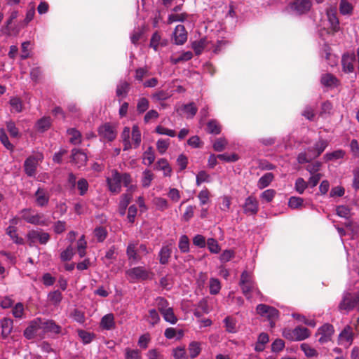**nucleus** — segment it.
Wrapping results in <instances>:
<instances>
[{"label":"nucleus","mask_w":359,"mask_h":359,"mask_svg":"<svg viewBox=\"0 0 359 359\" xmlns=\"http://www.w3.org/2000/svg\"><path fill=\"white\" fill-rule=\"evenodd\" d=\"M126 274L134 281L152 280L154 273L144 266H139L131 268L126 271Z\"/></svg>","instance_id":"nucleus-2"},{"label":"nucleus","mask_w":359,"mask_h":359,"mask_svg":"<svg viewBox=\"0 0 359 359\" xmlns=\"http://www.w3.org/2000/svg\"><path fill=\"white\" fill-rule=\"evenodd\" d=\"M181 110L186 114L187 118H193L198 111V108L192 102L183 104L181 107Z\"/></svg>","instance_id":"nucleus-29"},{"label":"nucleus","mask_w":359,"mask_h":359,"mask_svg":"<svg viewBox=\"0 0 359 359\" xmlns=\"http://www.w3.org/2000/svg\"><path fill=\"white\" fill-rule=\"evenodd\" d=\"M178 248L182 253H187L189 251V239L187 236L182 235L180 236Z\"/></svg>","instance_id":"nucleus-42"},{"label":"nucleus","mask_w":359,"mask_h":359,"mask_svg":"<svg viewBox=\"0 0 359 359\" xmlns=\"http://www.w3.org/2000/svg\"><path fill=\"white\" fill-rule=\"evenodd\" d=\"M35 202L37 206L43 208L48 205L50 195L48 191L43 187H39L34 194Z\"/></svg>","instance_id":"nucleus-11"},{"label":"nucleus","mask_w":359,"mask_h":359,"mask_svg":"<svg viewBox=\"0 0 359 359\" xmlns=\"http://www.w3.org/2000/svg\"><path fill=\"white\" fill-rule=\"evenodd\" d=\"M301 350L307 357H314L318 355V352L308 344L304 343L301 344Z\"/></svg>","instance_id":"nucleus-59"},{"label":"nucleus","mask_w":359,"mask_h":359,"mask_svg":"<svg viewBox=\"0 0 359 359\" xmlns=\"http://www.w3.org/2000/svg\"><path fill=\"white\" fill-rule=\"evenodd\" d=\"M132 140L134 142L135 148L140 146L141 142V132L137 126H133L132 128Z\"/></svg>","instance_id":"nucleus-46"},{"label":"nucleus","mask_w":359,"mask_h":359,"mask_svg":"<svg viewBox=\"0 0 359 359\" xmlns=\"http://www.w3.org/2000/svg\"><path fill=\"white\" fill-rule=\"evenodd\" d=\"M327 16L331 25L332 32H337L339 29V22L337 17V13L334 9L330 8L327 10Z\"/></svg>","instance_id":"nucleus-23"},{"label":"nucleus","mask_w":359,"mask_h":359,"mask_svg":"<svg viewBox=\"0 0 359 359\" xmlns=\"http://www.w3.org/2000/svg\"><path fill=\"white\" fill-rule=\"evenodd\" d=\"M308 187V183L302 177L296 180L294 189L299 194H302L305 189Z\"/></svg>","instance_id":"nucleus-53"},{"label":"nucleus","mask_w":359,"mask_h":359,"mask_svg":"<svg viewBox=\"0 0 359 359\" xmlns=\"http://www.w3.org/2000/svg\"><path fill=\"white\" fill-rule=\"evenodd\" d=\"M1 327V337L6 339L13 330V320L8 318H4L0 320Z\"/></svg>","instance_id":"nucleus-22"},{"label":"nucleus","mask_w":359,"mask_h":359,"mask_svg":"<svg viewBox=\"0 0 359 359\" xmlns=\"http://www.w3.org/2000/svg\"><path fill=\"white\" fill-rule=\"evenodd\" d=\"M153 202L156 209L160 211H164L168 208V203L165 198L161 197H156L154 198Z\"/></svg>","instance_id":"nucleus-43"},{"label":"nucleus","mask_w":359,"mask_h":359,"mask_svg":"<svg viewBox=\"0 0 359 359\" xmlns=\"http://www.w3.org/2000/svg\"><path fill=\"white\" fill-rule=\"evenodd\" d=\"M344 151L342 150H337L333 152L327 153L324 156L325 161H329L334 159H339L344 157Z\"/></svg>","instance_id":"nucleus-60"},{"label":"nucleus","mask_w":359,"mask_h":359,"mask_svg":"<svg viewBox=\"0 0 359 359\" xmlns=\"http://www.w3.org/2000/svg\"><path fill=\"white\" fill-rule=\"evenodd\" d=\"M208 41L206 38H203L199 41H195L192 43L191 47L194 49L196 55H198L201 54L203 49L206 47Z\"/></svg>","instance_id":"nucleus-36"},{"label":"nucleus","mask_w":359,"mask_h":359,"mask_svg":"<svg viewBox=\"0 0 359 359\" xmlns=\"http://www.w3.org/2000/svg\"><path fill=\"white\" fill-rule=\"evenodd\" d=\"M126 255L131 264L141 260L142 257L137 253L136 250V244L130 243L126 249Z\"/></svg>","instance_id":"nucleus-19"},{"label":"nucleus","mask_w":359,"mask_h":359,"mask_svg":"<svg viewBox=\"0 0 359 359\" xmlns=\"http://www.w3.org/2000/svg\"><path fill=\"white\" fill-rule=\"evenodd\" d=\"M41 328L46 332L55 334H59L62 332V327L56 324L53 320H41Z\"/></svg>","instance_id":"nucleus-18"},{"label":"nucleus","mask_w":359,"mask_h":359,"mask_svg":"<svg viewBox=\"0 0 359 359\" xmlns=\"http://www.w3.org/2000/svg\"><path fill=\"white\" fill-rule=\"evenodd\" d=\"M321 83L327 87L336 86L337 82V78L331 74H325L321 76Z\"/></svg>","instance_id":"nucleus-39"},{"label":"nucleus","mask_w":359,"mask_h":359,"mask_svg":"<svg viewBox=\"0 0 359 359\" xmlns=\"http://www.w3.org/2000/svg\"><path fill=\"white\" fill-rule=\"evenodd\" d=\"M172 250L168 245L161 248L159 252V262L161 264H166L169 262Z\"/></svg>","instance_id":"nucleus-32"},{"label":"nucleus","mask_w":359,"mask_h":359,"mask_svg":"<svg viewBox=\"0 0 359 359\" xmlns=\"http://www.w3.org/2000/svg\"><path fill=\"white\" fill-rule=\"evenodd\" d=\"M48 300L53 304H58L62 299V293L59 290H55L48 294Z\"/></svg>","instance_id":"nucleus-58"},{"label":"nucleus","mask_w":359,"mask_h":359,"mask_svg":"<svg viewBox=\"0 0 359 359\" xmlns=\"http://www.w3.org/2000/svg\"><path fill=\"white\" fill-rule=\"evenodd\" d=\"M174 43L176 45H182L187 40V32L184 25H178L173 32Z\"/></svg>","instance_id":"nucleus-14"},{"label":"nucleus","mask_w":359,"mask_h":359,"mask_svg":"<svg viewBox=\"0 0 359 359\" xmlns=\"http://www.w3.org/2000/svg\"><path fill=\"white\" fill-rule=\"evenodd\" d=\"M78 334L84 344H90L95 338V334L83 330H78Z\"/></svg>","instance_id":"nucleus-45"},{"label":"nucleus","mask_w":359,"mask_h":359,"mask_svg":"<svg viewBox=\"0 0 359 359\" xmlns=\"http://www.w3.org/2000/svg\"><path fill=\"white\" fill-rule=\"evenodd\" d=\"M132 182L130 174L124 172L120 173L116 170L112 171L111 176L107 179V182L110 191L114 194H118L121 190V183L126 187H128V191H132L133 186L130 185Z\"/></svg>","instance_id":"nucleus-1"},{"label":"nucleus","mask_w":359,"mask_h":359,"mask_svg":"<svg viewBox=\"0 0 359 359\" xmlns=\"http://www.w3.org/2000/svg\"><path fill=\"white\" fill-rule=\"evenodd\" d=\"M156 305L161 313L169 308L168 302L165 298L161 297H158L156 299Z\"/></svg>","instance_id":"nucleus-63"},{"label":"nucleus","mask_w":359,"mask_h":359,"mask_svg":"<svg viewBox=\"0 0 359 359\" xmlns=\"http://www.w3.org/2000/svg\"><path fill=\"white\" fill-rule=\"evenodd\" d=\"M0 141L7 149L11 151L13 150L14 146L10 142L4 129L0 130Z\"/></svg>","instance_id":"nucleus-55"},{"label":"nucleus","mask_w":359,"mask_h":359,"mask_svg":"<svg viewBox=\"0 0 359 359\" xmlns=\"http://www.w3.org/2000/svg\"><path fill=\"white\" fill-rule=\"evenodd\" d=\"M39 164V159L34 156H29L24 162V170L29 177H34L36 173V168Z\"/></svg>","instance_id":"nucleus-12"},{"label":"nucleus","mask_w":359,"mask_h":359,"mask_svg":"<svg viewBox=\"0 0 359 359\" xmlns=\"http://www.w3.org/2000/svg\"><path fill=\"white\" fill-rule=\"evenodd\" d=\"M130 85L127 81H121L116 87V94L118 97H126L130 90Z\"/></svg>","instance_id":"nucleus-33"},{"label":"nucleus","mask_w":359,"mask_h":359,"mask_svg":"<svg viewBox=\"0 0 359 359\" xmlns=\"http://www.w3.org/2000/svg\"><path fill=\"white\" fill-rule=\"evenodd\" d=\"M142 185L144 187H149L154 179V174L149 170H145L142 173Z\"/></svg>","instance_id":"nucleus-48"},{"label":"nucleus","mask_w":359,"mask_h":359,"mask_svg":"<svg viewBox=\"0 0 359 359\" xmlns=\"http://www.w3.org/2000/svg\"><path fill=\"white\" fill-rule=\"evenodd\" d=\"M147 321L151 324L152 326L156 325L158 324L160 321V316L157 312V311L154 309H150L149 311V315L147 317Z\"/></svg>","instance_id":"nucleus-51"},{"label":"nucleus","mask_w":359,"mask_h":359,"mask_svg":"<svg viewBox=\"0 0 359 359\" xmlns=\"http://www.w3.org/2000/svg\"><path fill=\"white\" fill-rule=\"evenodd\" d=\"M354 333L351 326L346 325L339 335V344H348V346L351 345L353 341Z\"/></svg>","instance_id":"nucleus-15"},{"label":"nucleus","mask_w":359,"mask_h":359,"mask_svg":"<svg viewBox=\"0 0 359 359\" xmlns=\"http://www.w3.org/2000/svg\"><path fill=\"white\" fill-rule=\"evenodd\" d=\"M256 311L260 316L267 318L271 321L272 327L274 325L273 321L278 318L279 313L276 309L261 304L257 306Z\"/></svg>","instance_id":"nucleus-5"},{"label":"nucleus","mask_w":359,"mask_h":359,"mask_svg":"<svg viewBox=\"0 0 359 359\" xmlns=\"http://www.w3.org/2000/svg\"><path fill=\"white\" fill-rule=\"evenodd\" d=\"M71 162L80 168L85 166L88 161V157L85 152L79 149H73L71 151Z\"/></svg>","instance_id":"nucleus-9"},{"label":"nucleus","mask_w":359,"mask_h":359,"mask_svg":"<svg viewBox=\"0 0 359 359\" xmlns=\"http://www.w3.org/2000/svg\"><path fill=\"white\" fill-rule=\"evenodd\" d=\"M227 144V140L225 138H217L213 144V149L218 152L222 151L226 148Z\"/></svg>","instance_id":"nucleus-56"},{"label":"nucleus","mask_w":359,"mask_h":359,"mask_svg":"<svg viewBox=\"0 0 359 359\" xmlns=\"http://www.w3.org/2000/svg\"><path fill=\"white\" fill-rule=\"evenodd\" d=\"M312 6L311 0H294L291 4V9L297 15L308 13Z\"/></svg>","instance_id":"nucleus-10"},{"label":"nucleus","mask_w":359,"mask_h":359,"mask_svg":"<svg viewBox=\"0 0 359 359\" xmlns=\"http://www.w3.org/2000/svg\"><path fill=\"white\" fill-rule=\"evenodd\" d=\"M99 136L105 140L112 142L117 135V132L114 126L110 123H105L101 125L97 129Z\"/></svg>","instance_id":"nucleus-7"},{"label":"nucleus","mask_w":359,"mask_h":359,"mask_svg":"<svg viewBox=\"0 0 359 359\" xmlns=\"http://www.w3.org/2000/svg\"><path fill=\"white\" fill-rule=\"evenodd\" d=\"M221 284L218 279L210 278V293L211 294H217L219 292Z\"/></svg>","instance_id":"nucleus-54"},{"label":"nucleus","mask_w":359,"mask_h":359,"mask_svg":"<svg viewBox=\"0 0 359 359\" xmlns=\"http://www.w3.org/2000/svg\"><path fill=\"white\" fill-rule=\"evenodd\" d=\"M328 144L327 142L325 140H320L318 142H317L313 147L309 148L308 151L313 154V158H316L318 157L326 149Z\"/></svg>","instance_id":"nucleus-20"},{"label":"nucleus","mask_w":359,"mask_h":359,"mask_svg":"<svg viewBox=\"0 0 359 359\" xmlns=\"http://www.w3.org/2000/svg\"><path fill=\"white\" fill-rule=\"evenodd\" d=\"M6 128L12 137H19V130L13 121L6 122Z\"/></svg>","instance_id":"nucleus-61"},{"label":"nucleus","mask_w":359,"mask_h":359,"mask_svg":"<svg viewBox=\"0 0 359 359\" xmlns=\"http://www.w3.org/2000/svg\"><path fill=\"white\" fill-rule=\"evenodd\" d=\"M243 294L247 299L251 298V294L253 291L257 290L256 283L252 279V275L247 271H244L241 275L239 282Z\"/></svg>","instance_id":"nucleus-4"},{"label":"nucleus","mask_w":359,"mask_h":359,"mask_svg":"<svg viewBox=\"0 0 359 359\" xmlns=\"http://www.w3.org/2000/svg\"><path fill=\"white\" fill-rule=\"evenodd\" d=\"M155 154L152 147H149L143 154V163L151 165L155 161Z\"/></svg>","instance_id":"nucleus-40"},{"label":"nucleus","mask_w":359,"mask_h":359,"mask_svg":"<svg viewBox=\"0 0 359 359\" xmlns=\"http://www.w3.org/2000/svg\"><path fill=\"white\" fill-rule=\"evenodd\" d=\"M29 223L34 225L47 226L50 224V221L45 218V216L42 213H36L32 215V217L29 218Z\"/></svg>","instance_id":"nucleus-25"},{"label":"nucleus","mask_w":359,"mask_h":359,"mask_svg":"<svg viewBox=\"0 0 359 359\" xmlns=\"http://www.w3.org/2000/svg\"><path fill=\"white\" fill-rule=\"evenodd\" d=\"M208 133L218 135L221 133V126L216 120H210L207 123Z\"/></svg>","instance_id":"nucleus-38"},{"label":"nucleus","mask_w":359,"mask_h":359,"mask_svg":"<svg viewBox=\"0 0 359 359\" xmlns=\"http://www.w3.org/2000/svg\"><path fill=\"white\" fill-rule=\"evenodd\" d=\"M334 332V329L332 325L326 323L320 327L316 335H320V337L318 339V341L321 344H325L328 341H331L332 337Z\"/></svg>","instance_id":"nucleus-8"},{"label":"nucleus","mask_w":359,"mask_h":359,"mask_svg":"<svg viewBox=\"0 0 359 359\" xmlns=\"http://www.w3.org/2000/svg\"><path fill=\"white\" fill-rule=\"evenodd\" d=\"M7 234L14 241L15 243L18 245L24 244V240L22 238L19 237L17 233V229L13 226H9L6 229Z\"/></svg>","instance_id":"nucleus-35"},{"label":"nucleus","mask_w":359,"mask_h":359,"mask_svg":"<svg viewBox=\"0 0 359 359\" xmlns=\"http://www.w3.org/2000/svg\"><path fill=\"white\" fill-rule=\"evenodd\" d=\"M172 355L175 359H188L184 347L178 346L173 349Z\"/></svg>","instance_id":"nucleus-64"},{"label":"nucleus","mask_w":359,"mask_h":359,"mask_svg":"<svg viewBox=\"0 0 359 359\" xmlns=\"http://www.w3.org/2000/svg\"><path fill=\"white\" fill-rule=\"evenodd\" d=\"M51 126V119L48 116H44L37 121L36 123V129L40 133L48 130Z\"/></svg>","instance_id":"nucleus-30"},{"label":"nucleus","mask_w":359,"mask_h":359,"mask_svg":"<svg viewBox=\"0 0 359 359\" xmlns=\"http://www.w3.org/2000/svg\"><path fill=\"white\" fill-rule=\"evenodd\" d=\"M338 307L340 311H344L346 313H348L355 308H357L359 312V292L344 294Z\"/></svg>","instance_id":"nucleus-3"},{"label":"nucleus","mask_w":359,"mask_h":359,"mask_svg":"<svg viewBox=\"0 0 359 359\" xmlns=\"http://www.w3.org/2000/svg\"><path fill=\"white\" fill-rule=\"evenodd\" d=\"M74 255V249L72 246L69 245L65 250L60 254V259L62 262L70 261Z\"/></svg>","instance_id":"nucleus-50"},{"label":"nucleus","mask_w":359,"mask_h":359,"mask_svg":"<svg viewBox=\"0 0 359 359\" xmlns=\"http://www.w3.org/2000/svg\"><path fill=\"white\" fill-rule=\"evenodd\" d=\"M340 13L343 15L351 14L353 11L352 5L346 0H341L339 4Z\"/></svg>","instance_id":"nucleus-57"},{"label":"nucleus","mask_w":359,"mask_h":359,"mask_svg":"<svg viewBox=\"0 0 359 359\" xmlns=\"http://www.w3.org/2000/svg\"><path fill=\"white\" fill-rule=\"evenodd\" d=\"M355 60V56L353 53H346L342 56L341 64L343 70L345 72L351 73L354 70V62Z\"/></svg>","instance_id":"nucleus-17"},{"label":"nucleus","mask_w":359,"mask_h":359,"mask_svg":"<svg viewBox=\"0 0 359 359\" xmlns=\"http://www.w3.org/2000/svg\"><path fill=\"white\" fill-rule=\"evenodd\" d=\"M114 316L112 313H108L104 316L100 321V327L103 330H110L115 328Z\"/></svg>","instance_id":"nucleus-24"},{"label":"nucleus","mask_w":359,"mask_h":359,"mask_svg":"<svg viewBox=\"0 0 359 359\" xmlns=\"http://www.w3.org/2000/svg\"><path fill=\"white\" fill-rule=\"evenodd\" d=\"M274 175L272 172H266L262 176L257 183V186L259 189H262L268 187L270 183L273 181Z\"/></svg>","instance_id":"nucleus-34"},{"label":"nucleus","mask_w":359,"mask_h":359,"mask_svg":"<svg viewBox=\"0 0 359 359\" xmlns=\"http://www.w3.org/2000/svg\"><path fill=\"white\" fill-rule=\"evenodd\" d=\"M27 238L30 242V245L32 243L38 241L41 245H46L50 238V236L48 233L43 231V230H31L27 233Z\"/></svg>","instance_id":"nucleus-6"},{"label":"nucleus","mask_w":359,"mask_h":359,"mask_svg":"<svg viewBox=\"0 0 359 359\" xmlns=\"http://www.w3.org/2000/svg\"><path fill=\"white\" fill-rule=\"evenodd\" d=\"M169 145H170L169 139H167V140L160 139L156 142L157 149L161 154H163L166 151Z\"/></svg>","instance_id":"nucleus-62"},{"label":"nucleus","mask_w":359,"mask_h":359,"mask_svg":"<svg viewBox=\"0 0 359 359\" xmlns=\"http://www.w3.org/2000/svg\"><path fill=\"white\" fill-rule=\"evenodd\" d=\"M224 322L225 323L226 330L228 332L235 333L237 331L236 322L233 318L227 316L224 320Z\"/></svg>","instance_id":"nucleus-44"},{"label":"nucleus","mask_w":359,"mask_h":359,"mask_svg":"<svg viewBox=\"0 0 359 359\" xmlns=\"http://www.w3.org/2000/svg\"><path fill=\"white\" fill-rule=\"evenodd\" d=\"M18 16V11H13L11 12L8 19L6 22V25L2 27L1 31L6 35L9 36L13 32H14V28H13L11 25L14 20H15Z\"/></svg>","instance_id":"nucleus-28"},{"label":"nucleus","mask_w":359,"mask_h":359,"mask_svg":"<svg viewBox=\"0 0 359 359\" xmlns=\"http://www.w3.org/2000/svg\"><path fill=\"white\" fill-rule=\"evenodd\" d=\"M311 334L309 329L302 326H297L294 329L293 335L296 341H302L308 338Z\"/></svg>","instance_id":"nucleus-27"},{"label":"nucleus","mask_w":359,"mask_h":359,"mask_svg":"<svg viewBox=\"0 0 359 359\" xmlns=\"http://www.w3.org/2000/svg\"><path fill=\"white\" fill-rule=\"evenodd\" d=\"M304 200L302 198L291 196L289 198L288 206L292 209H299L303 206Z\"/></svg>","instance_id":"nucleus-47"},{"label":"nucleus","mask_w":359,"mask_h":359,"mask_svg":"<svg viewBox=\"0 0 359 359\" xmlns=\"http://www.w3.org/2000/svg\"><path fill=\"white\" fill-rule=\"evenodd\" d=\"M164 320L171 324H175L177 322V318L174 313L172 308L170 307L161 313Z\"/></svg>","instance_id":"nucleus-41"},{"label":"nucleus","mask_w":359,"mask_h":359,"mask_svg":"<svg viewBox=\"0 0 359 359\" xmlns=\"http://www.w3.org/2000/svg\"><path fill=\"white\" fill-rule=\"evenodd\" d=\"M39 329H41V319L36 318L32 320L29 323V326L25 330V337L27 339H34Z\"/></svg>","instance_id":"nucleus-13"},{"label":"nucleus","mask_w":359,"mask_h":359,"mask_svg":"<svg viewBox=\"0 0 359 359\" xmlns=\"http://www.w3.org/2000/svg\"><path fill=\"white\" fill-rule=\"evenodd\" d=\"M94 236L98 242H103L107 236V231L103 226H99L94 230Z\"/></svg>","instance_id":"nucleus-52"},{"label":"nucleus","mask_w":359,"mask_h":359,"mask_svg":"<svg viewBox=\"0 0 359 359\" xmlns=\"http://www.w3.org/2000/svg\"><path fill=\"white\" fill-rule=\"evenodd\" d=\"M243 210L245 214H257L258 212V202L255 197L250 196L246 198L243 205Z\"/></svg>","instance_id":"nucleus-16"},{"label":"nucleus","mask_w":359,"mask_h":359,"mask_svg":"<svg viewBox=\"0 0 359 359\" xmlns=\"http://www.w3.org/2000/svg\"><path fill=\"white\" fill-rule=\"evenodd\" d=\"M9 102L12 107L11 111H14L17 113H20L22 111V103L19 97H11Z\"/></svg>","instance_id":"nucleus-49"},{"label":"nucleus","mask_w":359,"mask_h":359,"mask_svg":"<svg viewBox=\"0 0 359 359\" xmlns=\"http://www.w3.org/2000/svg\"><path fill=\"white\" fill-rule=\"evenodd\" d=\"M155 168L158 170H163L165 176H170L172 169L165 158H160L155 165Z\"/></svg>","instance_id":"nucleus-31"},{"label":"nucleus","mask_w":359,"mask_h":359,"mask_svg":"<svg viewBox=\"0 0 359 359\" xmlns=\"http://www.w3.org/2000/svg\"><path fill=\"white\" fill-rule=\"evenodd\" d=\"M67 133L70 136L69 142L74 145L80 144L82 142V135L80 131L76 128H69Z\"/></svg>","instance_id":"nucleus-26"},{"label":"nucleus","mask_w":359,"mask_h":359,"mask_svg":"<svg viewBox=\"0 0 359 359\" xmlns=\"http://www.w3.org/2000/svg\"><path fill=\"white\" fill-rule=\"evenodd\" d=\"M188 350L191 358H195L201 351V343L196 341H191L189 344Z\"/></svg>","instance_id":"nucleus-37"},{"label":"nucleus","mask_w":359,"mask_h":359,"mask_svg":"<svg viewBox=\"0 0 359 359\" xmlns=\"http://www.w3.org/2000/svg\"><path fill=\"white\" fill-rule=\"evenodd\" d=\"M133 199L131 193H126L121 195L118 204V212L121 216L126 214L127 207Z\"/></svg>","instance_id":"nucleus-21"}]
</instances>
